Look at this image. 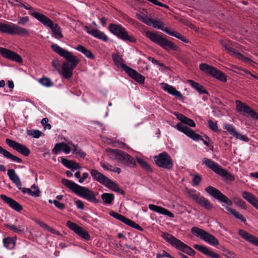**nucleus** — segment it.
<instances>
[{"mask_svg":"<svg viewBox=\"0 0 258 258\" xmlns=\"http://www.w3.org/2000/svg\"><path fill=\"white\" fill-rule=\"evenodd\" d=\"M208 122L209 124V126L211 130L214 132H217L218 131V125L217 122H214L212 120H209Z\"/></svg>","mask_w":258,"mask_h":258,"instance_id":"obj_57","label":"nucleus"},{"mask_svg":"<svg viewBox=\"0 0 258 258\" xmlns=\"http://www.w3.org/2000/svg\"><path fill=\"white\" fill-rule=\"evenodd\" d=\"M136 17L140 21L145 23L148 26H151L152 23H153V20L148 17L146 15L144 14H137Z\"/></svg>","mask_w":258,"mask_h":258,"instance_id":"obj_36","label":"nucleus"},{"mask_svg":"<svg viewBox=\"0 0 258 258\" xmlns=\"http://www.w3.org/2000/svg\"><path fill=\"white\" fill-rule=\"evenodd\" d=\"M203 240L214 246H217L219 244L218 240L208 232H207L206 236L203 237Z\"/></svg>","mask_w":258,"mask_h":258,"instance_id":"obj_33","label":"nucleus"},{"mask_svg":"<svg viewBox=\"0 0 258 258\" xmlns=\"http://www.w3.org/2000/svg\"><path fill=\"white\" fill-rule=\"evenodd\" d=\"M161 236L164 240L169 243L172 246H174L176 249L177 248L178 246L179 245V243L181 240L165 232H162Z\"/></svg>","mask_w":258,"mask_h":258,"instance_id":"obj_27","label":"nucleus"},{"mask_svg":"<svg viewBox=\"0 0 258 258\" xmlns=\"http://www.w3.org/2000/svg\"><path fill=\"white\" fill-rule=\"evenodd\" d=\"M63 142L57 143L54 146V147L53 149L52 150V153L53 154H57L58 152H59L61 151H62V148H63Z\"/></svg>","mask_w":258,"mask_h":258,"instance_id":"obj_55","label":"nucleus"},{"mask_svg":"<svg viewBox=\"0 0 258 258\" xmlns=\"http://www.w3.org/2000/svg\"><path fill=\"white\" fill-rule=\"evenodd\" d=\"M200 69L222 82H226L227 81V76L226 75L212 66L206 63H201L200 64Z\"/></svg>","mask_w":258,"mask_h":258,"instance_id":"obj_9","label":"nucleus"},{"mask_svg":"<svg viewBox=\"0 0 258 258\" xmlns=\"http://www.w3.org/2000/svg\"><path fill=\"white\" fill-rule=\"evenodd\" d=\"M165 32L171 36H174L183 42L187 43L188 42V40L185 37L177 32L171 31L168 29L167 31L165 30Z\"/></svg>","mask_w":258,"mask_h":258,"instance_id":"obj_37","label":"nucleus"},{"mask_svg":"<svg viewBox=\"0 0 258 258\" xmlns=\"http://www.w3.org/2000/svg\"><path fill=\"white\" fill-rule=\"evenodd\" d=\"M62 183L74 193L87 200V201L95 204H98L101 202L96 198L95 195L89 188L78 185L76 183L62 178Z\"/></svg>","mask_w":258,"mask_h":258,"instance_id":"obj_2","label":"nucleus"},{"mask_svg":"<svg viewBox=\"0 0 258 258\" xmlns=\"http://www.w3.org/2000/svg\"><path fill=\"white\" fill-rule=\"evenodd\" d=\"M101 166L102 168H103L105 170H110L111 171H115V168L114 166L111 165L110 164L107 163H101Z\"/></svg>","mask_w":258,"mask_h":258,"instance_id":"obj_59","label":"nucleus"},{"mask_svg":"<svg viewBox=\"0 0 258 258\" xmlns=\"http://www.w3.org/2000/svg\"><path fill=\"white\" fill-rule=\"evenodd\" d=\"M155 163L160 167L170 169L173 167V162L171 157L166 152L159 154L154 157Z\"/></svg>","mask_w":258,"mask_h":258,"instance_id":"obj_10","label":"nucleus"},{"mask_svg":"<svg viewBox=\"0 0 258 258\" xmlns=\"http://www.w3.org/2000/svg\"><path fill=\"white\" fill-rule=\"evenodd\" d=\"M234 137L236 139H239L241 140L246 142H248L249 141V139L246 136L241 135L237 132Z\"/></svg>","mask_w":258,"mask_h":258,"instance_id":"obj_60","label":"nucleus"},{"mask_svg":"<svg viewBox=\"0 0 258 258\" xmlns=\"http://www.w3.org/2000/svg\"><path fill=\"white\" fill-rule=\"evenodd\" d=\"M6 143L9 147L25 156H28L30 154V150L23 144H20L10 139H7L6 140Z\"/></svg>","mask_w":258,"mask_h":258,"instance_id":"obj_13","label":"nucleus"},{"mask_svg":"<svg viewBox=\"0 0 258 258\" xmlns=\"http://www.w3.org/2000/svg\"><path fill=\"white\" fill-rule=\"evenodd\" d=\"M66 225L70 229L74 231L76 233L80 227V226L77 225L76 223H74L71 221H68L67 222Z\"/></svg>","mask_w":258,"mask_h":258,"instance_id":"obj_53","label":"nucleus"},{"mask_svg":"<svg viewBox=\"0 0 258 258\" xmlns=\"http://www.w3.org/2000/svg\"><path fill=\"white\" fill-rule=\"evenodd\" d=\"M176 127L178 131L183 133L188 137L195 141H198L200 140H203L202 136L197 134L194 130L181 123H177Z\"/></svg>","mask_w":258,"mask_h":258,"instance_id":"obj_15","label":"nucleus"},{"mask_svg":"<svg viewBox=\"0 0 258 258\" xmlns=\"http://www.w3.org/2000/svg\"><path fill=\"white\" fill-rule=\"evenodd\" d=\"M84 30L90 34H91L94 37L103 40V41L107 42L108 40V37L102 32L98 29H90V28L87 26H84Z\"/></svg>","mask_w":258,"mask_h":258,"instance_id":"obj_22","label":"nucleus"},{"mask_svg":"<svg viewBox=\"0 0 258 258\" xmlns=\"http://www.w3.org/2000/svg\"><path fill=\"white\" fill-rule=\"evenodd\" d=\"M179 245L178 246L177 249L182 251V252L190 255L194 256L196 254V251L192 249L188 245L185 244L181 241L179 243Z\"/></svg>","mask_w":258,"mask_h":258,"instance_id":"obj_29","label":"nucleus"},{"mask_svg":"<svg viewBox=\"0 0 258 258\" xmlns=\"http://www.w3.org/2000/svg\"><path fill=\"white\" fill-rule=\"evenodd\" d=\"M61 163L64 166L70 169L72 171H74L75 170L80 168L79 164L77 162L72 160H68L64 158H61Z\"/></svg>","mask_w":258,"mask_h":258,"instance_id":"obj_28","label":"nucleus"},{"mask_svg":"<svg viewBox=\"0 0 258 258\" xmlns=\"http://www.w3.org/2000/svg\"><path fill=\"white\" fill-rule=\"evenodd\" d=\"M10 179L16 185L20 190L22 189V183L20 178H10Z\"/></svg>","mask_w":258,"mask_h":258,"instance_id":"obj_63","label":"nucleus"},{"mask_svg":"<svg viewBox=\"0 0 258 258\" xmlns=\"http://www.w3.org/2000/svg\"><path fill=\"white\" fill-rule=\"evenodd\" d=\"M203 163L222 177H234L227 170L223 168L218 163H215L208 158L205 157L203 158Z\"/></svg>","mask_w":258,"mask_h":258,"instance_id":"obj_7","label":"nucleus"},{"mask_svg":"<svg viewBox=\"0 0 258 258\" xmlns=\"http://www.w3.org/2000/svg\"><path fill=\"white\" fill-rule=\"evenodd\" d=\"M97 181L104 185L112 190L118 192L121 195H124V191L120 188L119 186L112 181L110 178H95Z\"/></svg>","mask_w":258,"mask_h":258,"instance_id":"obj_16","label":"nucleus"},{"mask_svg":"<svg viewBox=\"0 0 258 258\" xmlns=\"http://www.w3.org/2000/svg\"><path fill=\"white\" fill-rule=\"evenodd\" d=\"M75 49L78 51L82 52L87 57L94 59L95 58L94 55L92 53V52L89 49L85 48L84 46L81 45H78Z\"/></svg>","mask_w":258,"mask_h":258,"instance_id":"obj_32","label":"nucleus"},{"mask_svg":"<svg viewBox=\"0 0 258 258\" xmlns=\"http://www.w3.org/2000/svg\"><path fill=\"white\" fill-rule=\"evenodd\" d=\"M53 33V36L56 39H60L63 37V35L61 33V30L60 27L58 24H55L53 26L50 28Z\"/></svg>","mask_w":258,"mask_h":258,"instance_id":"obj_34","label":"nucleus"},{"mask_svg":"<svg viewBox=\"0 0 258 258\" xmlns=\"http://www.w3.org/2000/svg\"><path fill=\"white\" fill-rule=\"evenodd\" d=\"M238 234L247 241L258 246V238L256 237L243 229L239 230Z\"/></svg>","mask_w":258,"mask_h":258,"instance_id":"obj_24","label":"nucleus"},{"mask_svg":"<svg viewBox=\"0 0 258 258\" xmlns=\"http://www.w3.org/2000/svg\"><path fill=\"white\" fill-rule=\"evenodd\" d=\"M4 246L6 247H12L15 245L14 241L10 237L4 238L3 240Z\"/></svg>","mask_w":258,"mask_h":258,"instance_id":"obj_54","label":"nucleus"},{"mask_svg":"<svg viewBox=\"0 0 258 258\" xmlns=\"http://www.w3.org/2000/svg\"><path fill=\"white\" fill-rule=\"evenodd\" d=\"M7 228H9L14 232L18 233H23L24 232L25 226L21 225L18 227L14 225L7 224L5 225Z\"/></svg>","mask_w":258,"mask_h":258,"instance_id":"obj_39","label":"nucleus"},{"mask_svg":"<svg viewBox=\"0 0 258 258\" xmlns=\"http://www.w3.org/2000/svg\"><path fill=\"white\" fill-rule=\"evenodd\" d=\"M191 232L195 234L197 236H200V238L203 240V237L206 236L207 232L198 227H193L191 228Z\"/></svg>","mask_w":258,"mask_h":258,"instance_id":"obj_41","label":"nucleus"},{"mask_svg":"<svg viewBox=\"0 0 258 258\" xmlns=\"http://www.w3.org/2000/svg\"><path fill=\"white\" fill-rule=\"evenodd\" d=\"M39 82L42 85L49 87H51L53 85V83L51 81V80L46 77H43L39 80Z\"/></svg>","mask_w":258,"mask_h":258,"instance_id":"obj_49","label":"nucleus"},{"mask_svg":"<svg viewBox=\"0 0 258 258\" xmlns=\"http://www.w3.org/2000/svg\"><path fill=\"white\" fill-rule=\"evenodd\" d=\"M0 154H2L5 158L10 159L13 161L18 163L22 162V160L21 158L12 155L10 152L3 149L1 146H0Z\"/></svg>","mask_w":258,"mask_h":258,"instance_id":"obj_31","label":"nucleus"},{"mask_svg":"<svg viewBox=\"0 0 258 258\" xmlns=\"http://www.w3.org/2000/svg\"><path fill=\"white\" fill-rule=\"evenodd\" d=\"M112 59L114 64L117 67L120 66L123 69L122 66L126 65L123 63L124 60L120 55L114 53L112 54Z\"/></svg>","mask_w":258,"mask_h":258,"instance_id":"obj_43","label":"nucleus"},{"mask_svg":"<svg viewBox=\"0 0 258 258\" xmlns=\"http://www.w3.org/2000/svg\"><path fill=\"white\" fill-rule=\"evenodd\" d=\"M189 196L197 204L204 207L207 210H210L213 208V206L211 202L204 197L192 193H190Z\"/></svg>","mask_w":258,"mask_h":258,"instance_id":"obj_19","label":"nucleus"},{"mask_svg":"<svg viewBox=\"0 0 258 258\" xmlns=\"http://www.w3.org/2000/svg\"><path fill=\"white\" fill-rule=\"evenodd\" d=\"M174 114L176 116L177 118L181 121V123L183 122L186 116L183 115L182 114L179 113L178 112H175Z\"/></svg>","mask_w":258,"mask_h":258,"instance_id":"obj_64","label":"nucleus"},{"mask_svg":"<svg viewBox=\"0 0 258 258\" xmlns=\"http://www.w3.org/2000/svg\"><path fill=\"white\" fill-rule=\"evenodd\" d=\"M90 174L92 177H107L105 175L100 173L96 169H92L90 171Z\"/></svg>","mask_w":258,"mask_h":258,"instance_id":"obj_56","label":"nucleus"},{"mask_svg":"<svg viewBox=\"0 0 258 258\" xmlns=\"http://www.w3.org/2000/svg\"><path fill=\"white\" fill-rule=\"evenodd\" d=\"M106 151L109 153L111 158L119 161L125 166L134 167L136 165L134 158L123 151L107 148Z\"/></svg>","mask_w":258,"mask_h":258,"instance_id":"obj_4","label":"nucleus"},{"mask_svg":"<svg viewBox=\"0 0 258 258\" xmlns=\"http://www.w3.org/2000/svg\"><path fill=\"white\" fill-rule=\"evenodd\" d=\"M161 85L162 88L168 93L176 96L179 99H183V97L182 94L179 91H177L175 87L163 83L161 84Z\"/></svg>","mask_w":258,"mask_h":258,"instance_id":"obj_26","label":"nucleus"},{"mask_svg":"<svg viewBox=\"0 0 258 258\" xmlns=\"http://www.w3.org/2000/svg\"><path fill=\"white\" fill-rule=\"evenodd\" d=\"M203 163L222 177H234L227 170L223 168L218 163H215L208 158L205 157L203 158Z\"/></svg>","mask_w":258,"mask_h":258,"instance_id":"obj_8","label":"nucleus"},{"mask_svg":"<svg viewBox=\"0 0 258 258\" xmlns=\"http://www.w3.org/2000/svg\"><path fill=\"white\" fill-rule=\"evenodd\" d=\"M153 23H152V25L154 28H157L158 29H160L165 32V30H168V28L167 27H164L163 23L160 21L154 20L152 21Z\"/></svg>","mask_w":258,"mask_h":258,"instance_id":"obj_47","label":"nucleus"},{"mask_svg":"<svg viewBox=\"0 0 258 258\" xmlns=\"http://www.w3.org/2000/svg\"><path fill=\"white\" fill-rule=\"evenodd\" d=\"M51 48L67 61L62 63L61 66L62 75L65 79H69L73 76V71L77 66L79 59L74 55L71 52L64 49L56 44H52Z\"/></svg>","mask_w":258,"mask_h":258,"instance_id":"obj_1","label":"nucleus"},{"mask_svg":"<svg viewBox=\"0 0 258 258\" xmlns=\"http://www.w3.org/2000/svg\"><path fill=\"white\" fill-rule=\"evenodd\" d=\"M0 32L7 34L14 35H18L21 36H24L28 35V31L24 28L9 22H1Z\"/></svg>","mask_w":258,"mask_h":258,"instance_id":"obj_5","label":"nucleus"},{"mask_svg":"<svg viewBox=\"0 0 258 258\" xmlns=\"http://www.w3.org/2000/svg\"><path fill=\"white\" fill-rule=\"evenodd\" d=\"M1 198L9 206L17 212H21L23 210V207L17 201L12 198L8 197L5 195H1Z\"/></svg>","mask_w":258,"mask_h":258,"instance_id":"obj_20","label":"nucleus"},{"mask_svg":"<svg viewBox=\"0 0 258 258\" xmlns=\"http://www.w3.org/2000/svg\"><path fill=\"white\" fill-rule=\"evenodd\" d=\"M233 202L237 206L240 207L243 209H246V204L242 199L238 198H235L233 199Z\"/></svg>","mask_w":258,"mask_h":258,"instance_id":"obj_51","label":"nucleus"},{"mask_svg":"<svg viewBox=\"0 0 258 258\" xmlns=\"http://www.w3.org/2000/svg\"><path fill=\"white\" fill-rule=\"evenodd\" d=\"M69 144L71 145L74 147V148L72 149L73 153L75 154L78 157L84 158L86 156V154L85 152H84L80 149H78L72 143H69Z\"/></svg>","mask_w":258,"mask_h":258,"instance_id":"obj_46","label":"nucleus"},{"mask_svg":"<svg viewBox=\"0 0 258 258\" xmlns=\"http://www.w3.org/2000/svg\"><path fill=\"white\" fill-rule=\"evenodd\" d=\"M22 192L23 194H28V195L31 196H34L36 197H39L40 194V191L39 189H37L34 191L31 190L30 188H22L21 189Z\"/></svg>","mask_w":258,"mask_h":258,"instance_id":"obj_42","label":"nucleus"},{"mask_svg":"<svg viewBox=\"0 0 258 258\" xmlns=\"http://www.w3.org/2000/svg\"><path fill=\"white\" fill-rule=\"evenodd\" d=\"M187 82L200 94H206L209 95V92L205 89L203 85L191 80H188Z\"/></svg>","mask_w":258,"mask_h":258,"instance_id":"obj_30","label":"nucleus"},{"mask_svg":"<svg viewBox=\"0 0 258 258\" xmlns=\"http://www.w3.org/2000/svg\"><path fill=\"white\" fill-rule=\"evenodd\" d=\"M242 196L243 199L258 210V199L254 195L249 192L244 191L242 192Z\"/></svg>","mask_w":258,"mask_h":258,"instance_id":"obj_25","label":"nucleus"},{"mask_svg":"<svg viewBox=\"0 0 258 258\" xmlns=\"http://www.w3.org/2000/svg\"><path fill=\"white\" fill-rule=\"evenodd\" d=\"M225 209L232 215H233L236 219L240 220L243 222H245L246 221L245 218L235 210L233 209L228 206H226Z\"/></svg>","mask_w":258,"mask_h":258,"instance_id":"obj_38","label":"nucleus"},{"mask_svg":"<svg viewBox=\"0 0 258 258\" xmlns=\"http://www.w3.org/2000/svg\"><path fill=\"white\" fill-rule=\"evenodd\" d=\"M122 67L123 70L135 81L140 84L144 83L145 79L144 76L139 73L135 70H134L126 65H123Z\"/></svg>","mask_w":258,"mask_h":258,"instance_id":"obj_18","label":"nucleus"},{"mask_svg":"<svg viewBox=\"0 0 258 258\" xmlns=\"http://www.w3.org/2000/svg\"><path fill=\"white\" fill-rule=\"evenodd\" d=\"M236 110L241 114L250 116L253 119H258V114L249 106L240 100L236 101Z\"/></svg>","mask_w":258,"mask_h":258,"instance_id":"obj_12","label":"nucleus"},{"mask_svg":"<svg viewBox=\"0 0 258 258\" xmlns=\"http://www.w3.org/2000/svg\"><path fill=\"white\" fill-rule=\"evenodd\" d=\"M0 54L5 58L18 63H22V57L17 53L7 48L0 47Z\"/></svg>","mask_w":258,"mask_h":258,"instance_id":"obj_17","label":"nucleus"},{"mask_svg":"<svg viewBox=\"0 0 258 258\" xmlns=\"http://www.w3.org/2000/svg\"><path fill=\"white\" fill-rule=\"evenodd\" d=\"M193 247L196 249L199 250L201 252L212 258H220V257L219 254H217L211 251L209 248H208L206 246L195 244L193 245Z\"/></svg>","mask_w":258,"mask_h":258,"instance_id":"obj_23","label":"nucleus"},{"mask_svg":"<svg viewBox=\"0 0 258 258\" xmlns=\"http://www.w3.org/2000/svg\"><path fill=\"white\" fill-rule=\"evenodd\" d=\"M124 223L132 228L138 229L139 231H143V228L142 227L127 218H126L125 221H124Z\"/></svg>","mask_w":258,"mask_h":258,"instance_id":"obj_45","label":"nucleus"},{"mask_svg":"<svg viewBox=\"0 0 258 258\" xmlns=\"http://www.w3.org/2000/svg\"><path fill=\"white\" fill-rule=\"evenodd\" d=\"M53 204L55 205L56 207L60 210H63L65 208V205L64 204L61 203L57 200H53Z\"/></svg>","mask_w":258,"mask_h":258,"instance_id":"obj_61","label":"nucleus"},{"mask_svg":"<svg viewBox=\"0 0 258 258\" xmlns=\"http://www.w3.org/2000/svg\"><path fill=\"white\" fill-rule=\"evenodd\" d=\"M29 21L28 17H23L19 19L18 23V24L25 25Z\"/></svg>","mask_w":258,"mask_h":258,"instance_id":"obj_62","label":"nucleus"},{"mask_svg":"<svg viewBox=\"0 0 258 258\" xmlns=\"http://www.w3.org/2000/svg\"><path fill=\"white\" fill-rule=\"evenodd\" d=\"M145 33L147 37L166 51H177L178 50L179 48L177 45L163 36L149 31H146Z\"/></svg>","mask_w":258,"mask_h":258,"instance_id":"obj_3","label":"nucleus"},{"mask_svg":"<svg viewBox=\"0 0 258 258\" xmlns=\"http://www.w3.org/2000/svg\"><path fill=\"white\" fill-rule=\"evenodd\" d=\"M137 161L139 163V164L141 166V167L145 170L148 172H152V169H151V167L146 161L139 157L137 158Z\"/></svg>","mask_w":258,"mask_h":258,"instance_id":"obj_40","label":"nucleus"},{"mask_svg":"<svg viewBox=\"0 0 258 258\" xmlns=\"http://www.w3.org/2000/svg\"><path fill=\"white\" fill-rule=\"evenodd\" d=\"M223 128L224 129L226 130L230 135H233L234 137L237 133V132L235 131L234 127L232 124L225 123L223 124Z\"/></svg>","mask_w":258,"mask_h":258,"instance_id":"obj_50","label":"nucleus"},{"mask_svg":"<svg viewBox=\"0 0 258 258\" xmlns=\"http://www.w3.org/2000/svg\"><path fill=\"white\" fill-rule=\"evenodd\" d=\"M76 234L86 240H89L90 239V236L88 232L81 227L79 228Z\"/></svg>","mask_w":258,"mask_h":258,"instance_id":"obj_44","label":"nucleus"},{"mask_svg":"<svg viewBox=\"0 0 258 258\" xmlns=\"http://www.w3.org/2000/svg\"><path fill=\"white\" fill-rule=\"evenodd\" d=\"M30 14L39 21L43 25L47 26L50 28L54 24L49 18L41 13L38 12H33Z\"/></svg>","mask_w":258,"mask_h":258,"instance_id":"obj_21","label":"nucleus"},{"mask_svg":"<svg viewBox=\"0 0 258 258\" xmlns=\"http://www.w3.org/2000/svg\"><path fill=\"white\" fill-rule=\"evenodd\" d=\"M109 214L110 216H112L113 217L115 218V219L121 221L124 223V221H125L126 217H124V216L120 215L116 212H115L114 211H110L109 212Z\"/></svg>","mask_w":258,"mask_h":258,"instance_id":"obj_52","label":"nucleus"},{"mask_svg":"<svg viewBox=\"0 0 258 258\" xmlns=\"http://www.w3.org/2000/svg\"><path fill=\"white\" fill-rule=\"evenodd\" d=\"M220 44L224 47L225 49L230 53H232L234 54L237 58L239 59L243 60L245 62H249L251 63V62H253L252 60H251L250 58L244 57L241 53L240 52H236L235 51V49L232 48L231 45L229 41H226L224 40H221L220 41Z\"/></svg>","mask_w":258,"mask_h":258,"instance_id":"obj_14","label":"nucleus"},{"mask_svg":"<svg viewBox=\"0 0 258 258\" xmlns=\"http://www.w3.org/2000/svg\"><path fill=\"white\" fill-rule=\"evenodd\" d=\"M205 191L212 197L228 206H231L233 204L231 200L222 194L219 190L212 186L210 185L207 187L205 189Z\"/></svg>","mask_w":258,"mask_h":258,"instance_id":"obj_11","label":"nucleus"},{"mask_svg":"<svg viewBox=\"0 0 258 258\" xmlns=\"http://www.w3.org/2000/svg\"><path fill=\"white\" fill-rule=\"evenodd\" d=\"M27 134L29 136H32L34 138L38 139L41 136H44V134L39 130H27Z\"/></svg>","mask_w":258,"mask_h":258,"instance_id":"obj_48","label":"nucleus"},{"mask_svg":"<svg viewBox=\"0 0 258 258\" xmlns=\"http://www.w3.org/2000/svg\"><path fill=\"white\" fill-rule=\"evenodd\" d=\"M112 34L124 41L135 42L136 39L132 35H129L125 29L122 26L115 24H110L108 27Z\"/></svg>","mask_w":258,"mask_h":258,"instance_id":"obj_6","label":"nucleus"},{"mask_svg":"<svg viewBox=\"0 0 258 258\" xmlns=\"http://www.w3.org/2000/svg\"><path fill=\"white\" fill-rule=\"evenodd\" d=\"M183 124H187L190 127H195L196 124L193 120L186 117L184 120L183 121V122L182 123Z\"/></svg>","mask_w":258,"mask_h":258,"instance_id":"obj_58","label":"nucleus"},{"mask_svg":"<svg viewBox=\"0 0 258 258\" xmlns=\"http://www.w3.org/2000/svg\"><path fill=\"white\" fill-rule=\"evenodd\" d=\"M101 199L105 204L111 205L114 197L113 194L105 192L101 195Z\"/></svg>","mask_w":258,"mask_h":258,"instance_id":"obj_35","label":"nucleus"}]
</instances>
